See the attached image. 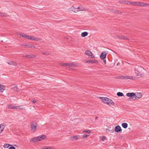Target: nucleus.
Wrapping results in <instances>:
<instances>
[{"label":"nucleus","mask_w":149,"mask_h":149,"mask_svg":"<svg viewBox=\"0 0 149 149\" xmlns=\"http://www.w3.org/2000/svg\"><path fill=\"white\" fill-rule=\"evenodd\" d=\"M103 60V62H104V64H105L106 63V60L105 59H104Z\"/></svg>","instance_id":"nucleus-45"},{"label":"nucleus","mask_w":149,"mask_h":149,"mask_svg":"<svg viewBox=\"0 0 149 149\" xmlns=\"http://www.w3.org/2000/svg\"><path fill=\"white\" fill-rule=\"evenodd\" d=\"M24 108L22 106H15V109L23 110Z\"/></svg>","instance_id":"nucleus-24"},{"label":"nucleus","mask_w":149,"mask_h":149,"mask_svg":"<svg viewBox=\"0 0 149 149\" xmlns=\"http://www.w3.org/2000/svg\"><path fill=\"white\" fill-rule=\"evenodd\" d=\"M43 54H45V53H43Z\"/></svg>","instance_id":"nucleus-52"},{"label":"nucleus","mask_w":149,"mask_h":149,"mask_svg":"<svg viewBox=\"0 0 149 149\" xmlns=\"http://www.w3.org/2000/svg\"><path fill=\"white\" fill-rule=\"evenodd\" d=\"M134 70L135 74L137 76H141L142 75L143 69L141 67L137 66L134 68Z\"/></svg>","instance_id":"nucleus-1"},{"label":"nucleus","mask_w":149,"mask_h":149,"mask_svg":"<svg viewBox=\"0 0 149 149\" xmlns=\"http://www.w3.org/2000/svg\"><path fill=\"white\" fill-rule=\"evenodd\" d=\"M113 10V11H112V12H114L116 13H118V14H120L121 13V12L120 11H119L117 10Z\"/></svg>","instance_id":"nucleus-37"},{"label":"nucleus","mask_w":149,"mask_h":149,"mask_svg":"<svg viewBox=\"0 0 149 149\" xmlns=\"http://www.w3.org/2000/svg\"><path fill=\"white\" fill-rule=\"evenodd\" d=\"M29 40H32L39 41L41 40L39 38H36L34 36H30Z\"/></svg>","instance_id":"nucleus-18"},{"label":"nucleus","mask_w":149,"mask_h":149,"mask_svg":"<svg viewBox=\"0 0 149 149\" xmlns=\"http://www.w3.org/2000/svg\"><path fill=\"white\" fill-rule=\"evenodd\" d=\"M26 57L28 58H33L34 57V56L33 55H26Z\"/></svg>","instance_id":"nucleus-35"},{"label":"nucleus","mask_w":149,"mask_h":149,"mask_svg":"<svg viewBox=\"0 0 149 149\" xmlns=\"http://www.w3.org/2000/svg\"><path fill=\"white\" fill-rule=\"evenodd\" d=\"M139 6H149V4H147L144 2H139Z\"/></svg>","instance_id":"nucleus-21"},{"label":"nucleus","mask_w":149,"mask_h":149,"mask_svg":"<svg viewBox=\"0 0 149 149\" xmlns=\"http://www.w3.org/2000/svg\"><path fill=\"white\" fill-rule=\"evenodd\" d=\"M85 10V8L81 5L79 6V7L75 8V13L78 12L80 11Z\"/></svg>","instance_id":"nucleus-6"},{"label":"nucleus","mask_w":149,"mask_h":149,"mask_svg":"<svg viewBox=\"0 0 149 149\" xmlns=\"http://www.w3.org/2000/svg\"><path fill=\"white\" fill-rule=\"evenodd\" d=\"M7 63L9 65H17L16 63L13 61H8V62H7Z\"/></svg>","instance_id":"nucleus-22"},{"label":"nucleus","mask_w":149,"mask_h":149,"mask_svg":"<svg viewBox=\"0 0 149 149\" xmlns=\"http://www.w3.org/2000/svg\"><path fill=\"white\" fill-rule=\"evenodd\" d=\"M85 54L88 56L90 58H95L94 54L90 50H87L85 51Z\"/></svg>","instance_id":"nucleus-4"},{"label":"nucleus","mask_w":149,"mask_h":149,"mask_svg":"<svg viewBox=\"0 0 149 149\" xmlns=\"http://www.w3.org/2000/svg\"><path fill=\"white\" fill-rule=\"evenodd\" d=\"M135 100L137 99H139L141 98L142 96V95L140 93H135Z\"/></svg>","instance_id":"nucleus-10"},{"label":"nucleus","mask_w":149,"mask_h":149,"mask_svg":"<svg viewBox=\"0 0 149 149\" xmlns=\"http://www.w3.org/2000/svg\"><path fill=\"white\" fill-rule=\"evenodd\" d=\"M26 35V34L24 33H20L19 34L20 36L24 38H25Z\"/></svg>","instance_id":"nucleus-38"},{"label":"nucleus","mask_w":149,"mask_h":149,"mask_svg":"<svg viewBox=\"0 0 149 149\" xmlns=\"http://www.w3.org/2000/svg\"><path fill=\"white\" fill-rule=\"evenodd\" d=\"M5 89V86L0 83V92L3 93Z\"/></svg>","instance_id":"nucleus-20"},{"label":"nucleus","mask_w":149,"mask_h":149,"mask_svg":"<svg viewBox=\"0 0 149 149\" xmlns=\"http://www.w3.org/2000/svg\"><path fill=\"white\" fill-rule=\"evenodd\" d=\"M59 64L61 66L67 67V63L61 62L59 63Z\"/></svg>","instance_id":"nucleus-28"},{"label":"nucleus","mask_w":149,"mask_h":149,"mask_svg":"<svg viewBox=\"0 0 149 149\" xmlns=\"http://www.w3.org/2000/svg\"><path fill=\"white\" fill-rule=\"evenodd\" d=\"M32 102L33 103H35L36 102V101L35 100H33L32 101Z\"/></svg>","instance_id":"nucleus-47"},{"label":"nucleus","mask_w":149,"mask_h":149,"mask_svg":"<svg viewBox=\"0 0 149 149\" xmlns=\"http://www.w3.org/2000/svg\"><path fill=\"white\" fill-rule=\"evenodd\" d=\"M126 4H131V2L130 1H125V3Z\"/></svg>","instance_id":"nucleus-40"},{"label":"nucleus","mask_w":149,"mask_h":149,"mask_svg":"<svg viewBox=\"0 0 149 149\" xmlns=\"http://www.w3.org/2000/svg\"><path fill=\"white\" fill-rule=\"evenodd\" d=\"M74 7L72 6L71 8H69L68 9V10L69 11H74Z\"/></svg>","instance_id":"nucleus-36"},{"label":"nucleus","mask_w":149,"mask_h":149,"mask_svg":"<svg viewBox=\"0 0 149 149\" xmlns=\"http://www.w3.org/2000/svg\"><path fill=\"white\" fill-rule=\"evenodd\" d=\"M12 145L11 144H6L4 145L3 147L5 148H8L9 146H12Z\"/></svg>","instance_id":"nucleus-31"},{"label":"nucleus","mask_w":149,"mask_h":149,"mask_svg":"<svg viewBox=\"0 0 149 149\" xmlns=\"http://www.w3.org/2000/svg\"><path fill=\"white\" fill-rule=\"evenodd\" d=\"M88 33L87 32H84L81 33V36L82 37H85L88 35Z\"/></svg>","instance_id":"nucleus-27"},{"label":"nucleus","mask_w":149,"mask_h":149,"mask_svg":"<svg viewBox=\"0 0 149 149\" xmlns=\"http://www.w3.org/2000/svg\"><path fill=\"white\" fill-rule=\"evenodd\" d=\"M31 131L32 132H34L36 130L37 128V125L36 123H32L31 124Z\"/></svg>","instance_id":"nucleus-7"},{"label":"nucleus","mask_w":149,"mask_h":149,"mask_svg":"<svg viewBox=\"0 0 149 149\" xmlns=\"http://www.w3.org/2000/svg\"><path fill=\"white\" fill-rule=\"evenodd\" d=\"M126 95L130 97V99L131 100H135V93H128L126 94Z\"/></svg>","instance_id":"nucleus-5"},{"label":"nucleus","mask_w":149,"mask_h":149,"mask_svg":"<svg viewBox=\"0 0 149 149\" xmlns=\"http://www.w3.org/2000/svg\"><path fill=\"white\" fill-rule=\"evenodd\" d=\"M118 38L121 40H129V39L127 37L122 35H118Z\"/></svg>","instance_id":"nucleus-15"},{"label":"nucleus","mask_w":149,"mask_h":149,"mask_svg":"<svg viewBox=\"0 0 149 149\" xmlns=\"http://www.w3.org/2000/svg\"><path fill=\"white\" fill-rule=\"evenodd\" d=\"M82 133H86V134H84L81 137L82 139H84L90 135L91 131L89 130H84L83 131Z\"/></svg>","instance_id":"nucleus-2"},{"label":"nucleus","mask_w":149,"mask_h":149,"mask_svg":"<svg viewBox=\"0 0 149 149\" xmlns=\"http://www.w3.org/2000/svg\"><path fill=\"white\" fill-rule=\"evenodd\" d=\"M99 99L101 100L102 101L104 104H106L109 98L106 97H100Z\"/></svg>","instance_id":"nucleus-11"},{"label":"nucleus","mask_w":149,"mask_h":149,"mask_svg":"<svg viewBox=\"0 0 149 149\" xmlns=\"http://www.w3.org/2000/svg\"><path fill=\"white\" fill-rule=\"evenodd\" d=\"M12 88L13 90L14 91H18V88L17 86L15 85L12 86Z\"/></svg>","instance_id":"nucleus-26"},{"label":"nucleus","mask_w":149,"mask_h":149,"mask_svg":"<svg viewBox=\"0 0 149 149\" xmlns=\"http://www.w3.org/2000/svg\"><path fill=\"white\" fill-rule=\"evenodd\" d=\"M148 20L149 21V17L148 18Z\"/></svg>","instance_id":"nucleus-51"},{"label":"nucleus","mask_w":149,"mask_h":149,"mask_svg":"<svg viewBox=\"0 0 149 149\" xmlns=\"http://www.w3.org/2000/svg\"><path fill=\"white\" fill-rule=\"evenodd\" d=\"M8 108L11 109H15V106L12 104H9L8 105Z\"/></svg>","instance_id":"nucleus-23"},{"label":"nucleus","mask_w":149,"mask_h":149,"mask_svg":"<svg viewBox=\"0 0 149 149\" xmlns=\"http://www.w3.org/2000/svg\"><path fill=\"white\" fill-rule=\"evenodd\" d=\"M0 16L2 17H6L7 16V15L5 13H0Z\"/></svg>","instance_id":"nucleus-34"},{"label":"nucleus","mask_w":149,"mask_h":149,"mask_svg":"<svg viewBox=\"0 0 149 149\" xmlns=\"http://www.w3.org/2000/svg\"><path fill=\"white\" fill-rule=\"evenodd\" d=\"M9 149H16V148L14 147L11 146L9 148Z\"/></svg>","instance_id":"nucleus-42"},{"label":"nucleus","mask_w":149,"mask_h":149,"mask_svg":"<svg viewBox=\"0 0 149 149\" xmlns=\"http://www.w3.org/2000/svg\"><path fill=\"white\" fill-rule=\"evenodd\" d=\"M122 130L120 127L119 125L116 126L115 128V131L117 132H121Z\"/></svg>","instance_id":"nucleus-19"},{"label":"nucleus","mask_w":149,"mask_h":149,"mask_svg":"<svg viewBox=\"0 0 149 149\" xmlns=\"http://www.w3.org/2000/svg\"><path fill=\"white\" fill-rule=\"evenodd\" d=\"M39 149H56V148L53 146H45L41 147Z\"/></svg>","instance_id":"nucleus-16"},{"label":"nucleus","mask_w":149,"mask_h":149,"mask_svg":"<svg viewBox=\"0 0 149 149\" xmlns=\"http://www.w3.org/2000/svg\"><path fill=\"white\" fill-rule=\"evenodd\" d=\"M38 137L40 141H41L43 140H46L47 138V136L45 135H42L41 136H38Z\"/></svg>","instance_id":"nucleus-13"},{"label":"nucleus","mask_w":149,"mask_h":149,"mask_svg":"<svg viewBox=\"0 0 149 149\" xmlns=\"http://www.w3.org/2000/svg\"><path fill=\"white\" fill-rule=\"evenodd\" d=\"M30 36H29V35H28L26 34L24 38H26V39H28L29 40Z\"/></svg>","instance_id":"nucleus-39"},{"label":"nucleus","mask_w":149,"mask_h":149,"mask_svg":"<svg viewBox=\"0 0 149 149\" xmlns=\"http://www.w3.org/2000/svg\"><path fill=\"white\" fill-rule=\"evenodd\" d=\"M118 36H115L114 37V38H118Z\"/></svg>","instance_id":"nucleus-48"},{"label":"nucleus","mask_w":149,"mask_h":149,"mask_svg":"<svg viewBox=\"0 0 149 149\" xmlns=\"http://www.w3.org/2000/svg\"><path fill=\"white\" fill-rule=\"evenodd\" d=\"M6 125L4 123L0 124V134L2 133Z\"/></svg>","instance_id":"nucleus-12"},{"label":"nucleus","mask_w":149,"mask_h":149,"mask_svg":"<svg viewBox=\"0 0 149 149\" xmlns=\"http://www.w3.org/2000/svg\"><path fill=\"white\" fill-rule=\"evenodd\" d=\"M139 2H131V4L136 6H139Z\"/></svg>","instance_id":"nucleus-25"},{"label":"nucleus","mask_w":149,"mask_h":149,"mask_svg":"<svg viewBox=\"0 0 149 149\" xmlns=\"http://www.w3.org/2000/svg\"><path fill=\"white\" fill-rule=\"evenodd\" d=\"M136 77L135 76L126 75L121 76L120 78L122 79H131L134 80L136 79Z\"/></svg>","instance_id":"nucleus-3"},{"label":"nucleus","mask_w":149,"mask_h":149,"mask_svg":"<svg viewBox=\"0 0 149 149\" xmlns=\"http://www.w3.org/2000/svg\"><path fill=\"white\" fill-rule=\"evenodd\" d=\"M91 60H85V62L86 63H91Z\"/></svg>","instance_id":"nucleus-41"},{"label":"nucleus","mask_w":149,"mask_h":149,"mask_svg":"<svg viewBox=\"0 0 149 149\" xmlns=\"http://www.w3.org/2000/svg\"><path fill=\"white\" fill-rule=\"evenodd\" d=\"M120 2L121 3H122L125 4V1H120Z\"/></svg>","instance_id":"nucleus-43"},{"label":"nucleus","mask_w":149,"mask_h":149,"mask_svg":"<svg viewBox=\"0 0 149 149\" xmlns=\"http://www.w3.org/2000/svg\"><path fill=\"white\" fill-rule=\"evenodd\" d=\"M32 48H35V47L33 45Z\"/></svg>","instance_id":"nucleus-49"},{"label":"nucleus","mask_w":149,"mask_h":149,"mask_svg":"<svg viewBox=\"0 0 149 149\" xmlns=\"http://www.w3.org/2000/svg\"><path fill=\"white\" fill-rule=\"evenodd\" d=\"M101 140L102 141H104L107 139V137L105 136H102L101 137Z\"/></svg>","instance_id":"nucleus-33"},{"label":"nucleus","mask_w":149,"mask_h":149,"mask_svg":"<svg viewBox=\"0 0 149 149\" xmlns=\"http://www.w3.org/2000/svg\"><path fill=\"white\" fill-rule=\"evenodd\" d=\"M74 67V63H67V67L66 68L68 70L72 69V67Z\"/></svg>","instance_id":"nucleus-8"},{"label":"nucleus","mask_w":149,"mask_h":149,"mask_svg":"<svg viewBox=\"0 0 149 149\" xmlns=\"http://www.w3.org/2000/svg\"><path fill=\"white\" fill-rule=\"evenodd\" d=\"M107 53L104 52L102 53L100 56V58L102 60H104L106 57Z\"/></svg>","instance_id":"nucleus-17"},{"label":"nucleus","mask_w":149,"mask_h":149,"mask_svg":"<svg viewBox=\"0 0 149 149\" xmlns=\"http://www.w3.org/2000/svg\"><path fill=\"white\" fill-rule=\"evenodd\" d=\"M106 104L109 106H113L114 105V103L113 101L111 99L109 98Z\"/></svg>","instance_id":"nucleus-9"},{"label":"nucleus","mask_w":149,"mask_h":149,"mask_svg":"<svg viewBox=\"0 0 149 149\" xmlns=\"http://www.w3.org/2000/svg\"><path fill=\"white\" fill-rule=\"evenodd\" d=\"M32 46H33V45H29V46L28 47L29 48H32Z\"/></svg>","instance_id":"nucleus-46"},{"label":"nucleus","mask_w":149,"mask_h":149,"mask_svg":"<svg viewBox=\"0 0 149 149\" xmlns=\"http://www.w3.org/2000/svg\"><path fill=\"white\" fill-rule=\"evenodd\" d=\"M74 136L73 137H72V139L73 138H74Z\"/></svg>","instance_id":"nucleus-50"},{"label":"nucleus","mask_w":149,"mask_h":149,"mask_svg":"<svg viewBox=\"0 0 149 149\" xmlns=\"http://www.w3.org/2000/svg\"><path fill=\"white\" fill-rule=\"evenodd\" d=\"M91 63H97L98 62V61L95 59L91 60Z\"/></svg>","instance_id":"nucleus-30"},{"label":"nucleus","mask_w":149,"mask_h":149,"mask_svg":"<svg viewBox=\"0 0 149 149\" xmlns=\"http://www.w3.org/2000/svg\"><path fill=\"white\" fill-rule=\"evenodd\" d=\"M39 141L38 136L32 138L30 140L31 142H36Z\"/></svg>","instance_id":"nucleus-14"},{"label":"nucleus","mask_w":149,"mask_h":149,"mask_svg":"<svg viewBox=\"0 0 149 149\" xmlns=\"http://www.w3.org/2000/svg\"><path fill=\"white\" fill-rule=\"evenodd\" d=\"M122 126L124 128H126L128 126L127 124L126 123H123L121 124Z\"/></svg>","instance_id":"nucleus-29"},{"label":"nucleus","mask_w":149,"mask_h":149,"mask_svg":"<svg viewBox=\"0 0 149 149\" xmlns=\"http://www.w3.org/2000/svg\"><path fill=\"white\" fill-rule=\"evenodd\" d=\"M117 95L119 97H121L123 96L124 95L123 94V93L119 92L117 93Z\"/></svg>","instance_id":"nucleus-32"},{"label":"nucleus","mask_w":149,"mask_h":149,"mask_svg":"<svg viewBox=\"0 0 149 149\" xmlns=\"http://www.w3.org/2000/svg\"><path fill=\"white\" fill-rule=\"evenodd\" d=\"M79 136H75V139H78L79 138Z\"/></svg>","instance_id":"nucleus-44"}]
</instances>
